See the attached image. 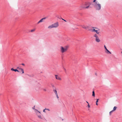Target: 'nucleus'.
<instances>
[{
  "label": "nucleus",
  "mask_w": 122,
  "mask_h": 122,
  "mask_svg": "<svg viewBox=\"0 0 122 122\" xmlns=\"http://www.w3.org/2000/svg\"><path fill=\"white\" fill-rule=\"evenodd\" d=\"M94 6L96 10H99L101 8V5L97 1L95 2Z\"/></svg>",
  "instance_id": "nucleus-1"
},
{
  "label": "nucleus",
  "mask_w": 122,
  "mask_h": 122,
  "mask_svg": "<svg viewBox=\"0 0 122 122\" xmlns=\"http://www.w3.org/2000/svg\"><path fill=\"white\" fill-rule=\"evenodd\" d=\"M58 25V22H57L49 26L48 27V28L49 29H51L53 28H56L57 27Z\"/></svg>",
  "instance_id": "nucleus-2"
},
{
  "label": "nucleus",
  "mask_w": 122,
  "mask_h": 122,
  "mask_svg": "<svg viewBox=\"0 0 122 122\" xmlns=\"http://www.w3.org/2000/svg\"><path fill=\"white\" fill-rule=\"evenodd\" d=\"M90 4L88 2H86L82 6V7L85 9H88L89 8Z\"/></svg>",
  "instance_id": "nucleus-3"
},
{
  "label": "nucleus",
  "mask_w": 122,
  "mask_h": 122,
  "mask_svg": "<svg viewBox=\"0 0 122 122\" xmlns=\"http://www.w3.org/2000/svg\"><path fill=\"white\" fill-rule=\"evenodd\" d=\"M93 36L94 37H95V40L97 42H100V40L99 38L96 34H95Z\"/></svg>",
  "instance_id": "nucleus-4"
},
{
  "label": "nucleus",
  "mask_w": 122,
  "mask_h": 122,
  "mask_svg": "<svg viewBox=\"0 0 122 122\" xmlns=\"http://www.w3.org/2000/svg\"><path fill=\"white\" fill-rule=\"evenodd\" d=\"M67 50V47L66 46L64 47L62 46L61 47V51L62 53H64L66 52Z\"/></svg>",
  "instance_id": "nucleus-5"
},
{
  "label": "nucleus",
  "mask_w": 122,
  "mask_h": 122,
  "mask_svg": "<svg viewBox=\"0 0 122 122\" xmlns=\"http://www.w3.org/2000/svg\"><path fill=\"white\" fill-rule=\"evenodd\" d=\"M81 26L82 28H84L86 30H90L89 29V27L87 25H81Z\"/></svg>",
  "instance_id": "nucleus-6"
},
{
  "label": "nucleus",
  "mask_w": 122,
  "mask_h": 122,
  "mask_svg": "<svg viewBox=\"0 0 122 122\" xmlns=\"http://www.w3.org/2000/svg\"><path fill=\"white\" fill-rule=\"evenodd\" d=\"M35 106L32 108L33 109H34L35 110V112L37 114H38V113H40V112L39 111L37 110L36 109H35Z\"/></svg>",
  "instance_id": "nucleus-7"
},
{
  "label": "nucleus",
  "mask_w": 122,
  "mask_h": 122,
  "mask_svg": "<svg viewBox=\"0 0 122 122\" xmlns=\"http://www.w3.org/2000/svg\"><path fill=\"white\" fill-rule=\"evenodd\" d=\"M104 47L105 49L107 51H106V52L107 53L111 54V52L107 49L105 45L104 46Z\"/></svg>",
  "instance_id": "nucleus-8"
},
{
  "label": "nucleus",
  "mask_w": 122,
  "mask_h": 122,
  "mask_svg": "<svg viewBox=\"0 0 122 122\" xmlns=\"http://www.w3.org/2000/svg\"><path fill=\"white\" fill-rule=\"evenodd\" d=\"M92 32H95L97 34H99L100 33V32H98L97 30H96L94 29L92 30Z\"/></svg>",
  "instance_id": "nucleus-9"
},
{
  "label": "nucleus",
  "mask_w": 122,
  "mask_h": 122,
  "mask_svg": "<svg viewBox=\"0 0 122 122\" xmlns=\"http://www.w3.org/2000/svg\"><path fill=\"white\" fill-rule=\"evenodd\" d=\"M46 19V17H44L41 19L37 23V24H39L40 23L42 22L43 21V20H45Z\"/></svg>",
  "instance_id": "nucleus-10"
},
{
  "label": "nucleus",
  "mask_w": 122,
  "mask_h": 122,
  "mask_svg": "<svg viewBox=\"0 0 122 122\" xmlns=\"http://www.w3.org/2000/svg\"><path fill=\"white\" fill-rule=\"evenodd\" d=\"M55 76H56V79L59 80H61V78H60L58 75H55Z\"/></svg>",
  "instance_id": "nucleus-11"
},
{
  "label": "nucleus",
  "mask_w": 122,
  "mask_h": 122,
  "mask_svg": "<svg viewBox=\"0 0 122 122\" xmlns=\"http://www.w3.org/2000/svg\"><path fill=\"white\" fill-rule=\"evenodd\" d=\"M40 114H41V113H38V114H37V116H38V117L39 118H40L41 119H42V118L41 117V116L40 115Z\"/></svg>",
  "instance_id": "nucleus-12"
},
{
  "label": "nucleus",
  "mask_w": 122,
  "mask_h": 122,
  "mask_svg": "<svg viewBox=\"0 0 122 122\" xmlns=\"http://www.w3.org/2000/svg\"><path fill=\"white\" fill-rule=\"evenodd\" d=\"M53 91L56 95L57 94V91L56 89H54L53 90Z\"/></svg>",
  "instance_id": "nucleus-13"
},
{
  "label": "nucleus",
  "mask_w": 122,
  "mask_h": 122,
  "mask_svg": "<svg viewBox=\"0 0 122 122\" xmlns=\"http://www.w3.org/2000/svg\"><path fill=\"white\" fill-rule=\"evenodd\" d=\"M19 70H21V71L22 72V73H24V71H23V69L21 68H19Z\"/></svg>",
  "instance_id": "nucleus-14"
},
{
  "label": "nucleus",
  "mask_w": 122,
  "mask_h": 122,
  "mask_svg": "<svg viewBox=\"0 0 122 122\" xmlns=\"http://www.w3.org/2000/svg\"><path fill=\"white\" fill-rule=\"evenodd\" d=\"M117 108V107H116L115 106L114 107L113 110H112V111H115V110H116V109Z\"/></svg>",
  "instance_id": "nucleus-15"
},
{
  "label": "nucleus",
  "mask_w": 122,
  "mask_h": 122,
  "mask_svg": "<svg viewBox=\"0 0 122 122\" xmlns=\"http://www.w3.org/2000/svg\"><path fill=\"white\" fill-rule=\"evenodd\" d=\"M92 96H93L94 97L95 96V94L94 91L92 92Z\"/></svg>",
  "instance_id": "nucleus-16"
},
{
  "label": "nucleus",
  "mask_w": 122,
  "mask_h": 122,
  "mask_svg": "<svg viewBox=\"0 0 122 122\" xmlns=\"http://www.w3.org/2000/svg\"><path fill=\"white\" fill-rule=\"evenodd\" d=\"M98 99H97V101H96V105H98V103H97L98 102Z\"/></svg>",
  "instance_id": "nucleus-17"
},
{
  "label": "nucleus",
  "mask_w": 122,
  "mask_h": 122,
  "mask_svg": "<svg viewBox=\"0 0 122 122\" xmlns=\"http://www.w3.org/2000/svg\"><path fill=\"white\" fill-rule=\"evenodd\" d=\"M113 111H112V110L110 112H109V114L110 115H111V114L112 113V112H113Z\"/></svg>",
  "instance_id": "nucleus-18"
},
{
  "label": "nucleus",
  "mask_w": 122,
  "mask_h": 122,
  "mask_svg": "<svg viewBox=\"0 0 122 122\" xmlns=\"http://www.w3.org/2000/svg\"><path fill=\"white\" fill-rule=\"evenodd\" d=\"M35 30V29H32V30H31V32H33Z\"/></svg>",
  "instance_id": "nucleus-19"
},
{
  "label": "nucleus",
  "mask_w": 122,
  "mask_h": 122,
  "mask_svg": "<svg viewBox=\"0 0 122 122\" xmlns=\"http://www.w3.org/2000/svg\"><path fill=\"white\" fill-rule=\"evenodd\" d=\"M15 72L17 71L18 72H19V71L17 69H15Z\"/></svg>",
  "instance_id": "nucleus-20"
},
{
  "label": "nucleus",
  "mask_w": 122,
  "mask_h": 122,
  "mask_svg": "<svg viewBox=\"0 0 122 122\" xmlns=\"http://www.w3.org/2000/svg\"><path fill=\"white\" fill-rule=\"evenodd\" d=\"M15 69H14L13 68H12L11 69V70L12 71H15Z\"/></svg>",
  "instance_id": "nucleus-21"
},
{
  "label": "nucleus",
  "mask_w": 122,
  "mask_h": 122,
  "mask_svg": "<svg viewBox=\"0 0 122 122\" xmlns=\"http://www.w3.org/2000/svg\"><path fill=\"white\" fill-rule=\"evenodd\" d=\"M64 68V71H65V72L66 73V69H65L64 68Z\"/></svg>",
  "instance_id": "nucleus-22"
},
{
  "label": "nucleus",
  "mask_w": 122,
  "mask_h": 122,
  "mask_svg": "<svg viewBox=\"0 0 122 122\" xmlns=\"http://www.w3.org/2000/svg\"><path fill=\"white\" fill-rule=\"evenodd\" d=\"M45 109H46V110H48V111H50V110L49 109H48V108L46 109V108H45Z\"/></svg>",
  "instance_id": "nucleus-23"
},
{
  "label": "nucleus",
  "mask_w": 122,
  "mask_h": 122,
  "mask_svg": "<svg viewBox=\"0 0 122 122\" xmlns=\"http://www.w3.org/2000/svg\"><path fill=\"white\" fill-rule=\"evenodd\" d=\"M46 110V109H45L43 110V112H46V111H45V110Z\"/></svg>",
  "instance_id": "nucleus-24"
},
{
  "label": "nucleus",
  "mask_w": 122,
  "mask_h": 122,
  "mask_svg": "<svg viewBox=\"0 0 122 122\" xmlns=\"http://www.w3.org/2000/svg\"><path fill=\"white\" fill-rule=\"evenodd\" d=\"M56 97H57V98L58 99V98H59V97H58V95L57 94V95H56Z\"/></svg>",
  "instance_id": "nucleus-25"
},
{
  "label": "nucleus",
  "mask_w": 122,
  "mask_h": 122,
  "mask_svg": "<svg viewBox=\"0 0 122 122\" xmlns=\"http://www.w3.org/2000/svg\"><path fill=\"white\" fill-rule=\"evenodd\" d=\"M43 90L44 91H46V90L45 89H43Z\"/></svg>",
  "instance_id": "nucleus-26"
},
{
  "label": "nucleus",
  "mask_w": 122,
  "mask_h": 122,
  "mask_svg": "<svg viewBox=\"0 0 122 122\" xmlns=\"http://www.w3.org/2000/svg\"><path fill=\"white\" fill-rule=\"evenodd\" d=\"M96 0H94L93 1V2H95H95H95Z\"/></svg>",
  "instance_id": "nucleus-27"
},
{
  "label": "nucleus",
  "mask_w": 122,
  "mask_h": 122,
  "mask_svg": "<svg viewBox=\"0 0 122 122\" xmlns=\"http://www.w3.org/2000/svg\"><path fill=\"white\" fill-rule=\"evenodd\" d=\"M88 107H90V106H89V104H88Z\"/></svg>",
  "instance_id": "nucleus-28"
},
{
  "label": "nucleus",
  "mask_w": 122,
  "mask_h": 122,
  "mask_svg": "<svg viewBox=\"0 0 122 122\" xmlns=\"http://www.w3.org/2000/svg\"><path fill=\"white\" fill-rule=\"evenodd\" d=\"M21 65H23V66H24L25 65V64H24V63H22L21 64Z\"/></svg>",
  "instance_id": "nucleus-29"
},
{
  "label": "nucleus",
  "mask_w": 122,
  "mask_h": 122,
  "mask_svg": "<svg viewBox=\"0 0 122 122\" xmlns=\"http://www.w3.org/2000/svg\"><path fill=\"white\" fill-rule=\"evenodd\" d=\"M61 19L62 20H64L63 19H62V18H61V19Z\"/></svg>",
  "instance_id": "nucleus-30"
},
{
  "label": "nucleus",
  "mask_w": 122,
  "mask_h": 122,
  "mask_svg": "<svg viewBox=\"0 0 122 122\" xmlns=\"http://www.w3.org/2000/svg\"><path fill=\"white\" fill-rule=\"evenodd\" d=\"M61 19L62 20H64L63 19H62V18H61V19Z\"/></svg>",
  "instance_id": "nucleus-31"
},
{
  "label": "nucleus",
  "mask_w": 122,
  "mask_h": 122,
  "mask_svg": "<svg viewBox=\"0 0 122 122\" xmlns=\"http://www.w3.org/2000/svg\"><path fill=\"white\" fill-rule=\"evenodd\" d=\"M19 68V67H17V68L18 69H19V68Z\"/></svg>",
  "instance_id": "nucleus-32"
},
{
  "label": "nucleus",
  "mask_w": 122,
  "mask_h": 122,
  "mask_svg": "<svg viewBox=\"0 0 122 122\" xmlns=\"http://www.w3.org/2000/svg\"><path fill=\"white\" fill-rule=\"evenodd\" d=\"M86 102L88 103V104H89L88 102L87 101H86Z\"/></svg>",
  "instance_id": "nucleus-33"
},
{
  "label": "nucleus",
  "mask_w": 122,
  "mask_h": 122,
  "mask_svg": "<svg viewBox=\"0 0 122 122\" xmlns=\"http://www.w3.org/2000/svg\"><path fill=\"white\" fill-rule=\"evenodd\" d=\"M64 21H65V22H66V20H64Z\"/></svg>",
  "instance_id": "nucleus-34"
},
{
  "label": "nucleus",
  "mask_w": 122,
  "mask_h": 122,
  "mask_svg": "<svg viewBox=\"0 0 122 122\" xmlns=\"http://www.w3.org/2000/svg\"><path fill=\"white\" fill-rule=\"evenodd\" d=\"M92 28H94V27H92Z\"/></svg>",
  "instance_id": "nucleus-35"
},
{
  "label": "nucleus",
  "mask_w": 122,
  "mask_h": 122,
  "mask_svg": "<svg viewBox=\"0 0 122 122\" xmlns=\"http://www.w3.org/2000/svg\"><path fill=\"white\" fill-rule=\"evenodd\" d=\"M121 53H122V51L121 52Z\"/></svg>",
  "instance_id": "nucleus-36"
}]
</instances>
